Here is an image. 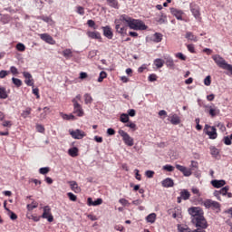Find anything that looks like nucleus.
Instances as JSON below:
<instances>
[{
	"label": "nucleus",
	"mask_w": 232,
	"mask_h": 232,
	"mask_svg": "<svg viewBox=\"0 0 232 232\" xmlns=\"http://www.w3.org/2000/svg\"><path fill=\"white\" fill-rule=\"evenodd\" d=\"M40 19H42V21H44V23H53V20L50 16L43 15V16H40Z\"/></svg>",
	"instance_id": "49"
},
{
	"label": "nucleus",
	"mask_w": 232,
	"mask_h": 232,
	"mask_svg": "<svg viewBox=\"0 0 232 232\" xmlns=\"http://www.w3.org/2000/svg\"><path fill=\"white\" fill-rule=\"evenodd\" d=\"M164 59L167 68H170L171 70H173V68H175V62L173 61V58H171L170 56H165Z\"/></svg>",
	"instance_id": "18"
},
{
	"label": "nucleus",
	"mask_w": 232,
	"mask_h": 232,
	"mask_svg": "<svg viewBox=\"0 0 232 232\" xmlns=\"http://www.w3.org/2000/svg\"><path fill=\"white\" fill-rule=\"evenodd\" d=\"M67 196H68L69 199L72 200V202L77 201V196H75V194L69 192V193H67Z\"/></svg>",
	"instance_id": "50"
},
{
	"label": "nucleus",
	"mask_w": 232,
	"mask_h": 232,
	"mask_svg": "<svg viewBox=\"0 0 232 232\" xmlns=\"http://www.w3.org/2000/svg\"><path fill=\"white\" fill-rule=\"evenodd\" d=\"M0 99H8V92L5 87H0Z\"/></svg>",
	"instance_id": "38"
},
{
	"label": "nucleus",
	"mask_w": 232,
	"mask_h": 232,
	"mask_svg": "<svg viewBox=\"0 0 232 232\" xmlns=\"http://www.w3.org/2000/svg\"><path fill=\"white\" fill-rule=\"evenodd\" d=\"M116 32L121 35H126L128 32V26L130 30L142 32L148 30V25L140 19L131 18L128 14H121L118 19L114 21Z\"/></svg>",
	"instance_id": "1"
},
{
	"label": "nucleus",
	"mask_w": 232,
	"mask_h": 232,
	"mask_svg": "<svg viewBox=\"0 0 232 232\" xmlns=\"http://www.w3.org/2000/svg\"><path fill=\"white\" fill-rule=\"evenodd\" d=\"M109 6L111 8H115L116 10H119V0H106Z\"/></svg>",
	"instance_id": "32"
},
{
	"label": "nucleus",
	"mask_w": 232,
	"mask_h": 232,
	"mask_svg": "<svg viewBox=\"0 0 232 232\" xmlns=\"http://www.w3.org/2000/svg\"><path fill=\"white\" fill-rule=\"evenodd\" d=\"M163 169H164L165 171H169V172H171V171H175V167H173V166H171V165H165V166H163Z\"/></svg>",
	"instance_id": "52"
},
{
	"label": "nucleus",
	"mask_w": 232,
	"mask_h": 232,
	"mask_svg": "<svg viewBox=\"0 0 232 232\" xmlns=\"http://www.w3.org/2000/svg\"><path fill=\"white\" fill-rule=\"evenodd\" d=\"M169 121L171 124H174L175 126H177V124H180V117H179L177 114L170 115Z\"/></svg>",
	"instance_id": "25"
},
{
	"label": "nucleus",
	"mask_w": 232,
	"mask_h": 232,
	"mask_svg": "<svg viewBox=\"0 0 232 232\" xmlns=\"http://www.w3.org/2000/svg\"><path fill=\"white\" fill-rule=\"evenodd\" d=\"M211 184L214 188H222L223 186H226V180L224 179H214L211 181Z\"/></svg>",
	"instance_id": "22"
},
{
	"label": "nucleus",
	"mask_w": 232,
	"mask_h": 232,
	"mask_svg": "<svg viewBox=\"0 0 232 232\" xmlns=\"http://www.w3.org/2000/svg\"><path fill=\"white\" fill-rule=\"evenodd\" d=\"M23 75L24 77V82L27 86H34V78H32V74L28 72H24Z\"/></svg>",
	"instance_id": "12"
},
{
	"label": "nucleus",
	"mask_w": 232,
	"mask_h": 232,
	"mask_svg": "<svg viewBox=\"0 0 232 232\" xmlns=\"http://www.w3.org/2000/svg\"><path fill=\"white\" fill-rule=\"evenodd\" d=\"M189 197H191V194L188 189H183L180 192V198H183V200H189Z\"/></svg>",
	"instance_id": "28"
},
{
	"label": "nucleus",
	"mask_w": 232,
	"mask_h": 232,
	"mask_svg": "<svg viewBox=\"0 0 232 232\" xmlns=\"http://www.w3.org/2000/svg\"><path fill=\"white\" fill-rule=\"evenodd\" d=\"M205 86H211V76H207L204 80Z\"/></svg>",
	"instance_id": "54"
},
{
	"label": "nucleus",
	"mask_w": 232,
	"mask_h": 232,
	"mask_svg": "<svg viewBox=\"0 0 232 232\" xmlns=\"http://www.w3.org/2000/svg\"><path fill=\"white\" fill-rule=\"evenodd\" d=\"M191 191L194 195H197L198 197H200V190H198V188H192Z\"/></svg>",
	"instance_id": "64"
},
{
	"label": "nucleus",
	"mask_w": 232,
	"mask_h": 232,
	"mask_svg": "<svg viewBox=\"0 0 232 232\" xmlns=\"http://www.w3.org/2000/svg\"><path fill=\"white\" fill-rule=\"evenodd\" d=\"M170 13L172 14V15H175L176 19H178V21H182V11L177 9V8H170Z\"/></svg>",
	"instance_id": "17"
},
{
	"label": "nucleus",
	"mask_w": 232,
	"mask_h": 232,
	"mask_svg": "<svg viewBox=\"0 0 232 232\" xmlns=\"http://www.w3.org/2000/svg\"><path fill=\"white\" fill-rule=\"evenodd\" d=\"M62 118L64 120V121H75V116L73 114H64V113H62Z\"/></svg>",
	"instance_id": "43"
},
{
	"label": "nucleus",
	"mask_w": 232,
	"mask_h": 232,
	"mask_svg": "<svg viewBox=\"0 0 232 232\" xmlns=\"http://www.w3.org/2000/svg\"><path fill=\"white\" fill-rule=\"evenodd\" d=\"M187 48L190 53H195V45L193 44H187Z\"/></svg>",
	"instance_id": "55"
},
{
	"label": "nucleus",
	"mask_w": 232,
	"mask_h": 232,
	"mask_svg": "<svg viewBox=\"0 0 232 232\" xmlns=\"http://www.w3.org/2000/svg\"><path fill=\"white\" fill-rule=\"evenodd\" d=\"M16 50L18 52H24V50H26V46H24V44L19 43L16 44Z\"/></svg>",
	"instance_id": "46"
},
{
	"label": "nucleus",
	"mask_w": 232,
	"mask_h": 232,
	"mask_svg": "<svg viewBox=\"0 0 232 232\" xmlns=\"http://www.w3.org/2000/svg\"><path fill=\"white\" fill-rule=\"evenodd\" d=\"M208 113L210 115V117H217V115H220V109L218 107H215V105L213 106H208Z\"/></svg>",
	"instance_id": "15"
},
{
	"label": "nucleus",
	"mask_w": 232,
	"mask_h": 232,
	"mask_svg": "<svg viewBox=\"0 0 232 232\" xmlns=\"http://www.w3.org/2000/svg\"><path fill=\"white\" fill-rule=\"evenodd\" d=\"M147 222H150V224H155V220H157V214L151 213L146 217Z\"/></svg>",
	"instance_id": "30"
},
{
	"label": "nucleus",
	"mask_w": 232,
	"mask_h": 232,
	"mask_svg": "<svg viewBox=\"0 0 232 232\" xmlns=\"http://www.w3.org/2000/svg\"><path fill=\"white\" fill-rule=\"evenodd\" d=\"M204 134L208 135L211 140H215L218 137V133L217 132V128L215 126H210L206 124L203 129Z\"/></svg>",
	"instance_id": "6"
},
{
	"label": "nucleus",
	"mask_w": 232,
	"mask_h": 232,
	"mask_svg": "<svg viewBox=\"0 0 232 232\" xmlns=\"http://www.w3.org/2000/svg\"><path fill=\"white\" fill-rule=\"evenodd\" d=\"M82 99L81 94H78L72 100V106H73V113L77 115V117H84V110L82 109V105L79 103Z\"/></svg>",
	"instance_id": "3"
},
{
	"label": "nucleus",
	"mask_w": 232,
	"mask_h": 232,
	"mask_svg": "<svg viewBox=\"0 0 232 232\" xmlns=\"http://www.w3.org/2000/svg\"><path fill=\"white\" fill-rule=\"evenodd\" d=\"M176 169L178 171H180L184 177H191L193 174L192 169H188L187 167H184L182 165L176 164Z\"/></svg>",
	"instance_id": "10"
},
{
	"label": "nucleus",
	"mask_w": 232,
	"mask_h": 232,
	"mask_svg": "<svg viewBox=\"0 0 232 232\" xmlns=\"http://www.w3.org/2000/svg\"><path fill=\"white\" fill-rule=\"evenodd\" d=\"M87 35L88 37H90V39H98V41H101V39H102V37L101 36V33L94 31V32H87Z\"/></svg>",
	"instance_id": "21"
},
{
	"label": "nucleus",
	"mask_w": 232,
	"mask_h": 232,
	"mask_svg": "<svg viewBox=\"0 0 232 232\" xmlns=\"http://www.w3.org/2000/svg\"><path fill=\"white\" fill-rule=\"evenodd\" d=\"M149 81L150 82H155V81H157V74H155V73L150 74L149 75Z\"/></svg>",
	"instance_id": "61"
},
{
	"label": "nucleus",
	"mask_w": 232,
	"mask_h": 232,
	"mask_svg": "<svg viewBox=\"0 0 232 232\" xmlns=\"http://www.w3.org/2000/svg\"><path fill=\"white\" fill-rule=\"evenodd\" d=\"M83 98H84L85 104H92L93 102V98L92 97V94H90V93H85L83 95Z\"/></svg>",
	"instance_id": "37"
},
{
	"label": "nucleus",
	"mask_w": 232,
	"mask_h": 232,
	"mask_svg": "<svg viewBox=\"0 0 232 232\" xmlns=\"http://www.w3.org/2000/svg\"><path fill=\"white\" fill-rule=\"evenodd\" d=\"M106 77H108V74L106 73V72L102 71L100 72L99 78H98V82H102V81H104V79H106Z\"/></svg>",
	"instance_id": "44"
},
{
	"label": "nucleus",
	"mask_w": 232,
	"mask_h": 232,
	"mask_svg": "<svg viewBox=\"0 0 232 232\" xmlns=\"http://www.w3.org/2000/svg\"><path fill=\"white\" fill-rule=\"evenodd\" d=\"M202 205L207 209H212L213 211H217V213H220V203H218V201H214L212 199H205L202 202Z\"/></svg>",
	"instance_id": "5"
},
{
	"label": "nucleus",
	"mask_w": 232,
	"mask_h": 232,
	"mask_svg": "<svg viewBox=\"0 0 232 232\" xmlns=\"http://www.w3.org/2000/svg\"><path fill=\"white\" fill-rule=\"evenodd\" d=\"M172 213V218H182V212L179 208H174L169 210V215H171Z\"/></svg>",
	"instance_id": "19"
},
{
	"label": "nucleus",
	"mask_w": 232,
	"mask_h": 232,
	"mask_svg": "<svg viewBox=\"0 0 232 232\" xmlns=\"http://www.w3.org/2000/svg\"><path fill=\"white\" fill-rule=\"evenodd\" d=\"M175 57H177V59H179L180 61H186L187 59L186 55H184V53H177L175 54Z\"/></svg>",
	"instance_id": "51"
},
{
	"label": "nucleus",
	"mask_w": 232,
	"mask_h": 232,
	"mask_svg": "<svg viewBox=\"0 0 232 232\" xmlns=\"http://www.w3.org/2000/svg\"><path fill=\"white\" fill-rule=\"evenodd\" d=\"M13 81V84H14V86H16V88H21V86H23V81H21L18 78H12Z\"/></svg>",
	"instance_id": "41"
},
{
	"label": "nucleus",
	"mask_w": 232,
	"mask_h": 232,
	"mask_svg": "<svg viewBox=\"0 0 232 232\" xmlns=\"http://www.w3.org/2000/svg\"><path fill=\"white\" fill-rule=\"evenodd\" d=\"M40 39H42V41H44V43H47L48 44H55V40H53V37H52L48 34H41Z\"/></svg>",
	"instance_id": "11"
},
{
	"label": "nucleus",
	"mask_w": 232,
	"mask_h": 232,
	"mask_svg": "<svg viewBox=\"0 0 232 232\" xmlns=\"http://www.w3.org/2000/svg\"><path fill=\"white\" fill-rule=\"evenodd\" d=\"M227 191H229V187L226 186L220 189L219 193L221 195H227Z\"/></svg>",
	"instance_id": "58"
},
{
	"label": "nucleus",
	"mask_w": 232,
	"mask_h": 232,
	"mask_svg": "<svg viewBox=\"0 0 232 232\" xmlns=\"http://www.w3.org/2000/svg\"><path fill=\"white\" fill-rule=\"evenodd\" d=\"M10 72L13 75H19V71L16 69L15 66H11Z\"/></svg>",
	"instance_id": "59"
},
{
	"label": "nucleus",
	"mask_w": 232,
	"mask_h": 232,
	"mask_svg": "<svg viewBox=\"0 0 232 232\" xmlns=\"http://www.w3.org/2000/svg\"><path fill=\"white\" fill-rule=\"evenodd\" d=\"M188 212L192 217V223L196 225V227H201V229L208 227V221L204 218V210L200 207L189 208Z\"/></svg>",
	"instance_id": "2"
},
{
	"label": "nucleus",
	"mask_w": 232,
	"mask_h": 232,
	"mask_svg": "<svg viewBox=\"0 0 232 232\" xmlns=\"http://www.w3.org/2000/svg\"><path fill=\"white\" fill-rule=\"evenodd\" d=\"M42 218H46L48 222H53V216H52V208L49 206L44 207V213Z\"/></svg>",
	"instance_id": "8"
},
{
	"label": "nucleus",
	"mask_w": 232,
	"mask_h": 232,
	"mask_svg": "<svg viewBox=\"0 0 232 232\" xmlns=\"http://www.w3.org/2000/svg\"><path fill=\"white\" fill-rule=\"evenodd\" d=\"M103 30V35L107 39H113V31H111V27L110 25L102 27Z\"/></svg>",
	"instance_id": "13"
},
{
	"label": "nucleus",
	"mask_w": 232,
	"mask_h": 232,
	"mask_svg": "<svg viewBox=\"0 0 232 232\" xmlns=\"http://www.w3.org/2000/svg\"><path fill=\"white\" fill-rule=\"evenodd\" d=\"M212 59L216 63L217 66H218V68H221V70H227V72H230L232 75V65L226 63V60L222 58V56L216 54L212 56Z\"/></svg>",
	"instance_id": "4"
},
{
	"label": "nucleus",
	"mask_w": 232,
	"mask_h": 232,
	"mask_svg": "<svg viewBox=\"0 0 232 232\" xmlns=\"http://www.w3.org/2000/svg\"><path fill=\"white\" fill-rule=\"evenodd\" d=\"M119 202L121 204V206H130V201H128L126 198H121L119 199Z\"/></svg>",
	"instance_id": "60"
},
{
	"label": "nucleus",
	"mask_w": 232,
	"mask_h": 232,
	"mask_svg": "<svg viewBox=\"0 0 232 232\" xmlns=\"http://www.w3.org/2000/svg\"><path fill=\"white\" fill-rule=\"evenodd\" d=\"M121 122H123V124H126L127 122H130V116L126 113H121L120 116Z\"/></svg>",
	"instance_id": "39"
},
{
	"label": "nucleus",
	"mask_w": 232,
	"mask_h": 232,
	"mask_svg": "<svg viewBox=\"0 0 232 232\" xmlns=\"http://www.w3.org/2000/svg\"><path fill=\"white\" fill-rule=\"evenodd\" d=\"M223 142L224 144H226V146H231L232 144L231 138L229 136L224 137Z\"/></svg>",
	"instance_id": "47"
},
{
	"label": "nucleus",
	"mask_w": 232,
	"mask_h": 232,
	"mask_svg": "<svg viewBox=\"0 0 232 232\" xmlns=\"http://www.w3.org/2000/svg\"><path fill=\"white\" fill-rule=\"evenodd\" d=\"M39 207V203H37L35 200H33L31 204H27L26 208L29 211H34L36 208Z\"/></svg>",
	"instance_id": "35"
},
{
	"label": "nucleus",
	"mask_w": 232,
	"mask_h": 232,
	"mask_svg": "<svg viewBox=\"0 0 232 232\" xmlns=\"http://www.w3.org/2000/svg\"><path fill=\"white\" fill-rule=\"evenodd\" d=\"M88 206H101L102 204V198H97V200L93 201L92 198H87Z\"/></svg>",
	"instance_id": "23"
},
{
	"label": "nucleus",
	"mask_w": 232,
	"mask_h": 232,
	"mask_svg": "<svg viewBox=\"0 0 232 232\" xmlns=\"http://www.w3.org/2000/svg\"><path fill=\"white\" fill-rule=\"evenodd\" d=\"M161 186H163V188H173L175 182L171 178H167L161 181Z\"/></svg>",
	"instance_id": "16"
},
{
	"label": "nucleus",
	"mask_w": 232,
	"mask_h": 232,
	"mask_svg": "<svg viewBox=\"0 0 232 232\" xmlns=\"http://www.w3.org/2000/svg\"><path fill=\"white\" fill-rule=\"evenodd\" d=\"M125 126L127 128H130V130H132L133 131L137 130V124H135L131 121H129V123H127Z\"/></svg>",
	"instance_id": "48"
},
{
	"label": "nucleus",
	"mask_w": 232,
	"mask_h": 232,
	"mask_svg": "<svg viewBox=\"0 0 232 232\" xmlns=\"http://www.w3.org/2000/svg\"><path fill=\"white\" fill-rule=\"evenodd\" d=\"M178 231L179 232H193L187 225H178Z\"/></svg>",
	"instance_id": "33"
},
{
	"label": "nucleus",
	"mask_w": 232,
	"mask_h": 232,
	"mask_svg": "<svg viewBox=\"0 0 232 232\" xmlns=\"http://www.w3.org/2000/svg\"><path fill=\"white\" fill-rule=\"evenodd\" d=\"M31 114H32V108L27 107L24 111H22L21 117H23V119H28V117H30Z\"/></svg>",
	"instance_id": "31"
},
{
	"label": "nucleus",
	"mask_w": 232,
	"mask_h": 232,
	"mask_svg": "<svg viewBox=\"0 0 232 232\" xmlns=\"http://www.w3.org/2000/svg\"><path fill=\"white\" fill-rule=\"evenodd\" d=\"M4 128H12V121H5L2 124Z\"/></svg>",
	"instance_id": "62"
},
{
	"label": "nucleus",
	"mask_w": 232,
	"mask_h": 232,
	"mask_svg": "<svg viewBox=\"0 0 232 232\" xmlns=\"http://www.w3.org/2000/svg\"><path fill=\"white\" fill-rule=\"evenodd\" d=\"M119 135L121 136L122 140L126 146L131 147L134 144V140L128 134V132L124 131L123 130H118Z\"/></svg>",
	"instance_id": "7"
},
{
	"label": "nucleus",
	"mask_w": 232,
	"mask_h": 232,
	"mask_svg": "<svg viewBox=\"0 0 232 232\" xmlns=\"http://www.w3.org/2000/svg\"><path fill=\"white\" fill-rule=\"evenodd\" d=\"M4 207L6 209V211H8L11 220H17V215L14 213L12 210L6 208V202H5Z\"/></svg>",
	"instance_id": "40"
},
{
	"label": "nucleus",
	"mask_w": 232,
	"mask_h": 232,
	"mask_svg": "<svg viewBox=\"0 0 232 232\" xmlns=\"http://www.w3.org/2000/svg\"><path fill=\"white\" fill-rule=\"evenodd\" d=\"M76 12L79 15H84V7L79 5L76 7Z\"/></svg>",
	"instance_id": "53"
},
{
	"label": "nucleus",
	"mask_w": 232,
	"mask_h": 232,
	"mask_svg": "<svg viewBox=\"0 0 232 232\" xmlns=\"http://www.w3.org/2000/svg\"><path fill=\"white\" fill-rule=\"evenodd\" d=\"M127 115H129V117H135V115H137V112L135 111V109H130L128 111V114Z\"/></svg>",
	"instance_id": "63"
},
{
	"label": "nucleus",
	"mask_w": 232,
	"mask_h": 232,
	"mask_svg": "<svg viewBox=\"0 0 232 232\" xmlns=\"http://www.w3.org/2000/svg\"><path fill=\"white\" fill-rule=\"evenodd\" d=\"M69 186L74 193H81V187H79L76 181H69Z\"/></svg>",
	"instance_id": "20"
},
{
	"label": "nucleus",
	"mask_w": 232,
	"mask_h": 232,
	"mask_svg": "<svg viewBox=\"0 0 232 232\" xmlns=\"http://www.w3.org/2000/svg\"><path fill=\"white\" fill-rule=\"evenodd\" d=\"M186 39L188 41H193L194 43H197L198 41V37H197L193 33L191 32H187L185 35Z\"/></svg>",
	"instance_id": "27"
},
{
	"label": "nucleus",
	"mask_w": 232,
	"mask_h": 232,
	"mask_svg": "<svg viewBox=\"0 0 232 232\" xmlns=\"http://www.w3.org/2000/svg\"><path fill=\"white\" fill-rule=\"evenodd\" d=\"M39 173L41 175H46L47 173H50V168H48V167L41 168L39 169Z\"/></svg>",
	"instance_id": "45"
},
{
	"label": "nucleus",
	"mask_w": 232,
	"mask_h": 232,
	"mask_svg": "<svg viewBox=\"0 0 232 232\" xmlns=\"http://www.w3.org/2000/svg\"><path fill=\"white\" fill-rule=\"evenodd\" d=\"M153 64L156 66V68H162V66L165 64V62L160 58H157L154 60Z\"/></svg>",
	"instance_id": "34"
},
{
	"label": "nucleus",
	"mask_w": 232,
	"mask_h": 232,
	"mask_svg": "<svg viewBox=\"0 0 232 232\" xmlns=\"http://www.w3.org/2000/svg\"><path fill=\"white\" fill-rule=\"evenodd\" d=\"M10 73V71H0V79H5L8 74Z\"/></svg>",
	"instance_id": "56"
},
{
	"label": "nucleus",
	"mask_w": 232,
	"mask_h": 232,
	"mask_svg": "<svg viewBox=\"0 0 232 232\" xmlns=\"http://www.w3.org/2000/svg\"><path fill=\"white\" fill-rule=\"evenodd\" d=\"M156 21L157 23H159V24H166V23H168V15H166V14L160 12L158 15V17H156Z\"/></svg>",
	"instance_id": "14"
},
{
	"label": "nucleus",
	"mask_w": 232,
	"mask_h": 232,
	"mask_svg": "<svg viewBox=\"0 0 232 232\" xmlns=\"http://www.w3.org/2000/svg\"><path fill=\"white\" fill-rule=\"evenodd\" d=\"M70 135L71 137H72V139L81 140L86 137V132H84V130L77 129L75 130H70Z\"/></svg>",
	"instance_id": "9"
},
{
	"label": "nucleus",
	"mask_w": 232,
	"mask_h": 232,
	"mask_svg": "<svg viewBox=\"0 0 232 232\" xmlns=\"http://www.w3.org/2000/svg\"><path fill=\"white\" fill-rule=\"evenodd\" d=\"M220 151L217 147H210V155H212V157H218Z\"/></svg>",
	"instance_id": "42"
},
{
	"label": "nucleus",
	"mask_w": 232,
	"mask_h": 232,
	"mask_svg": "<svg viewBox=\"0 0 232 232\" xmlns=\"http://www.w3.org/2000/svg\"><path fill=\"white\" fill-rule=\"evenodd\" d=\"M68 153L71 157H78L79 149H77V147H73L68 150Z\"/></svg>",
	"instance_id": "36"
},
{
	"label": "nucleus",
	"mask_w": 232,
	"mask_h": 232,
	"mask_svg": "<svg viewBox=\"0 0 232 232\" xmlns=\"http://www.w3.org/2000/svg\"><path fill=\"white\" fill-rule=\"evenodd\" d=\"M162 34L160 33H155L152 37L151 40L153 41V43H161L162 42Z\"/></svg>",
	"instance_id": "26"
},
{
	"label": "nucleus",
	"mask_w": 232,
	"mask_h": 232,
	"mask_svg": "<svg viewBox=\"0 0 232 232\" xmlns=\"http://www.w3.org/2000/svg\"><path fill=\"white\" fill-rule=\"evenodd\" d=\"M62 54L65 59H72L73 57V53L72 52V49H65L63 51Z\"/></svg>",
	"instance_id": "29"
},
{
	"label": "nucleus",
	"mask_w": 232,
	"mask_h": 232,
	"mask_svg": "<svg viewBox=\"0 0 232 232\" xmlns=\"http://www.w3.org/2000/svg\"><path fill=\"white\" fill-rule=\"evenodd\" d=\"M190 12L194 15L195 19H200V9L198 6H192Z\"/></svg>",
	"instance_id": "24"
},
{
	"label": "nucleus",
	"mask_w": 232,
	"mask_h": 232,
	"mask_svg": "<svg viewBox=\"0 0 232 232\" xmlns=\"http://www.w3.org/2000/svg\"><path fill=\"white\" fill-rule=\"evenodd\" d=\"M36 130L38 133H44V126L41 124H36Z\"/></svg>",
	"instance_id": "57"
}]
</instances>
